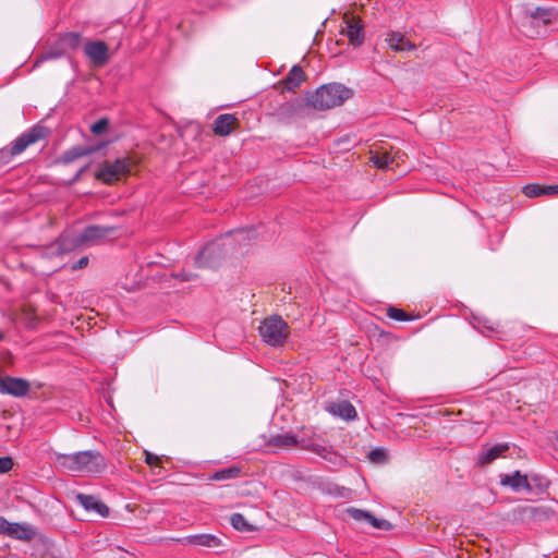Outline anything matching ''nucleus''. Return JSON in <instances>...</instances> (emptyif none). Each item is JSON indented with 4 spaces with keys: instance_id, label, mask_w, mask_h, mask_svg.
<instances>
[{
    "instance_id": "38",
    "label": "nucleus",
    "mask_w": 558,
    "mask_h": 558,
    "mask_svg": "<svg viewBox=\"0 0 558 558\" xmlns=\"http://www.w3.org/2000/svg\"><path fill=\"white\" fill-rule=\"evenodd\" d=\"M145 461L149 465H156L159 462V458L150 452H145Z\"/></svg>"
},
{
    "instance_id": "14",
    "label": "nucleus",
    "mask_w": 558,
    "mask_h": 558,
    "mask_svg": "<svg viewBox=\"0 0 558 558\" xmlns=\"http://www.w3.org/2000/svg\"><path fill=\"white\" fill-rule=\"evenodd\" d=\"M345 27L342 33L347 35L350 44L354 47H359L364 41L363 24L356 16H347L344 19Z\"/></svg>"
},
{
    "instance_id": "30",
    "label": "nucleus",
    "mask_w": 558,
    "mask_h": 558,
    "mask_svg": "<svg viewBox=\"0 0 558 558\" xmlns=\"http://www.w3.org/2000/svg\"><path fill=\"white\" fill-rule=\"evenodd\" d=\"M367 523L377 530L388 531L392 527V525L389 521L384 520V519H377L372 513H371V518L368 519Z\"/></svg>"
},
{
    "instance_id": "8",
    "label": "nucleus",
    "mask_w": 558,
    "mask_h": 558,
    "mask_svg": "<svg viewBox=\"0 0 558 558\" xmlns=\"http://www.w3.org/2000/svg\"><path fill=\"white\" fill-rule=\"evenodd\" d=\"M300 447L304 450H308L319 456L320 458L333 463L338 464L342 458L332 451L331 446L322 441L317 437H302L300 438Z\"/></svg>"
},
{
    "instance_id": "21",
    "label": "nucleus",
    "mask_w": 558,
    "mask_h": 558,
    "mask_svg": "<svg viewBox=\"0 0 558 558\" xmlns=\"http://www.w3.org/2000/svg\"><path fill=\"white\" fill-rule=\"evenodd\" d=\"M388 46L398 52L411 51L415 49V46L410 43L402 34L392 32L387 37Z\"/></svg>"
},
{
    "instance_id": "12",
    "label": "nucleus",
    "mask_w": 558,
    "mask_h": 558,
    "mask_svg": "<svg viewBox=\"0 0 558 558\" xmlns=\"http://www.w3.org/2000/svg\"><path fill=\"white\" fill-rule=\"evenodd\" d=\"M221 257L220 241L207 244L196 256L195 263L198 267H215Z\"/></svg>"
},
{
    "instance_id": "23",
    "label": "nucleus",
    "mask_w": 558,
    "mask_h": 558,
    "mask_svg": "<svg viewBox=\"0 0 558 558\" xmlns=\"http://www.w3.org/2000/svg\"><path fill=\"white\" fill-rule=\"evenodd\" d=\"M271 444L280 448H292L300 446V439L293 434L284 433L275 436L271 439Z\"/></svg>"
},
{
    "instance_id": "43",
    "label": "nucleus",
    "mask_w": 558,
    "mask_h": 558,
    "mask_svg": "<svg viewBox=\"0 0 558 558\" xmlns=\"http://www.w3.org/2000/svg\"><path fill=\"white\" fill-rule=\"evenodd\" d=\"M2 338H3V335H2V332L0 331V340H2Z\"/></svg>"
},
{
    "instance_id": "33",
    "label": "nucleus",
    "mask_w": 558,
    "mask_h": 558,
    "mask_svg": "<svg viewBox=\"0 0 558 558\" xmlns=\"http://www.w3.org/2000/svg\"><path fill=\"white\" fill-rule=\"evenodd\" d=\"M89 153V150L87 149H83V148H73L72 150L68 151L65 154V160L66 161H72L78 157H82V156H85Z\"/></svg>"
},
{
    "instance_id": "32",
    "label": "nucleus",
    "mask_w": 558,
    "mask_h": 558,
    "mask_svg": "<svg viewBox=\"0 0 558 558\" xmlns=\"http://www.w3.org/2000/svg\"><path fill=\"white\" fill-rule=\"evenodd\" d=\"M14 465V461L11 457H1L0 458V474H5L12 470Z\"/></svg>"
},
{
    "instance_id": "26",
    "label": "nucleus",
    "mask_w": 558,
    "mask_h": 558,
    "mask_svg": "<svg viewBox=\"0 0 558 558\" xmlns=\"http://www.w3.org/2000/svg\"><path fill=\"white\" fill-rule=\"evenodd\" d=\"M524 194L527 197H537L541 195H550L547 186H541L537 184H529L523 189Z\"/></svg>"
},
{
    "instance_id": "19",
    "label": "nucleus",
    "mask_w": 558,
    "mask_h": 558,
    "mask_svg": "<svg viewBox=\"0 0 558 558\" xmlns=\"http://www.w3.org/2000/svg\"><path fill=\"white\" fill-rule=\"evenodd\" d=\"M8 536L14 539L28 542L35 536V530L31 524L13 522L11 523Z\"/></svg>"
},
{
    "instance_id": "10",
    "label": "nucleus",
    "mask_w": 558,
    "mask_h": 558,
    "mask_svg": "<svg viewBox=\"0 0 558 558\" xmlns=\"http://www.w3.org/2000/svg\"><path fill=\"white\" fill-rule=\"evenodd\" d=\"M73 498L87 513L101 518H106L109 514L108 507L95 496L77 493Z\"/></svg>"
},
{
    "instance_id": "7",
    "label": "nucleus",
    "mask_w": 558,
    "mask_h": 558,
    "mask_svg": "<svg viewBox=\"0 0 558 558\" xmlns=\"http://www.w3.org/2000/svg\"><path fill=\"white\" fill-rule=\"evenodd\" d=\"M132 161L130 158H119L114 161H106L97 172V178L107 184L120 180L130 172Z\"/></svg>"
},
{
    "instance_id": "24",
    "label": "nucleus",
    "mask_w": 558,
    "mask_h": 558,
    "mask_svg": "<svg viewBox=\"0 0 558 558\" xmlns=\"http://www.w3.org/2000/svg\"><path fill=\"white\" fill-rule=\"evenodd\" d=\"M241 474H242L241 468H239L236 465H232L227 469L215 472L210 476V480L226 481V480H231V478H238L241 476Z\"/></svg>"
},
{
    "instance_id": "31",
    "label": "nucleus",
    "mask_w": 558,
    "mask_h": 558,
    "mask_svg": "<svg viewBox=\"0 0 558 558\" xmlns=\"http://www.w3.org/2000/svg\"><path fill=\"white\" fill-rule=\"evenodd\" d=\"M109 125V121L106 118L99 119L97 122L92 124L90 132L95 135L102 134Z\"/></svg>"
},
{
    "instance_id": "13",
    "label": "nucleus",
    "mask_w": 558,
    "mask_h": 558,
    "mask_svg": "<svg viewBox=\"0 0 558 558\" xmlns=\"http://www.w3.org/2000/svg\"><path fill=\"white\" fill-rule=\"evenodd\" d=\"M84 51L96 66H102L108 62V46L104 41H87Z\"/></svg>"
},
{
    "instance_id": "5",
    "label": "nucleus",
    "mask_w": 558,
    "mask_h": 558,
    "mask_svg": "<svg viewBox=\"0 0 558 558\" xmlns=\"http://www.w3.org/2000/svg\"><path fill=\"white\" fill-rule=\"evenodd\" d=\"M258 330L262 339L272 347L281 344L289 335L288 324L280 316L265 318Z\"/></svg>"
},
{
    "instance_id": "29",
    "label": "nucleus",
    "mask_w": 558,
    "mask_h": 558,
    "mask_svg": "<svg viewBox=\"0 0 558 558\" xmlns=\"http://www.w3.org/2000/svg\"><path fill=\"white\" fill-rule=\"evenodd\" d=\"M347 513L356 522H365L367 523L368 519L371 518V512L366 510H361L357 508H348Z\"/></svg>"
},
{
    "instance_id": "28",
    "label": "nucleus",
    "mask_w": 558,
    "mask_h": 558,
    "mask_svg": "<svg viewBox=\"0 0 558 558\" xmlns=\"http://www.w3.org/2000/svg\"><path fill=\"white\" fill-rule=\"evenodd\" d=\"M81 35L78 33H66L61 37L63 47L74 49L80 45Z\"/></svg>"
},
{
    "instance_id": "40",
    "label": "nucleus",
    "mask_w": 558,
    "mask_h": 558,
    "mask_svg": "<svg viewBox=\"0 0 558 558\" xmlns=\"http://www.w3.org/2000/svg\"><path fill=\"white\" fill-rule=\"evenodd\" d=\"M547 189L550 195L558 194V185H547Z\"/></svg>"
},
{
    "instance_id": "4",
    "label": "nucleus",
    "mask_w": 558,
    "mask_h": 558,
    "mask_svg": "<svg viewBox=\"0 0 558 558\" xmlns=\"http://www.w3.org/2000/svg\"><path fill=\"white\" fill-rule=\"evenodd\" d=\"M557 20L558 13L554 9L537 8L523 15L520 26L529 36L542 35L543 28Z\"/></svg>"
},
{
    "instance_id": "41",
    "label": "nucleus",
    "mask_w": 558,
    "mask_h": 558,
    "mask_svg": "<svg viewBox=\"0 0 558 558\" xmlns=\"http://www.w3.org/2000/svg\"><path fill=\"white\" fill-rule=\"evenodd\" d=\"M183 280H190V277L182 275Z\"/></svg>"
},
{
    "instance_id": "20",
    "label": "nucleus",
    "mask_w": 558,
    "mask_h": 558,
    "mask_svg": "<svg viewBox=\"0 0 558 558\" xmlns=\"http://www.w3.org/2000/svg\"><path fill=\"white\" fill-rule=\"evenodd\" d=\"M328 411L344 420H353L356 416L354 407L348 401L332 402L327 407Z\"/></svg>"
},
{
    "instance_id": "37",
    "label": "nucleus",
    "mask_w": 558,
    "mask_h": 558,
    "mask_svg": "<svg viewBox=\"0 0 558 558\" xmlns=\"http://www.w3.org/2000/svg\"><path fill=\"white\" fill-rule=\"evenodd\" d=\"M254 230L253 229H250V230H238V231H234L233 234L240 240V239H244L245 235L246 238H250L251 235H254Z\"/></svg>"
},
{
    "instance_id": "6",
    "label": "nucleus",
    "mask_w": 558,
    "mask_h": 558,
    "mask_svg": "<svg viewBox=\"0 0 558 558\" xmlns=\"http://www.w3.org/2000/svg\"><path fill=\"white\" fill-rule=\"evenodd\" d=\"M43 137L41 129H32L28 132L20 135L8 148H3L0 150V166L7 163L12 156L20 155L23 153L31 144L36 143Z\"/></svg>"
},
{
    "instance_id": "2",
    "label": "nucleus",
    "mask_w": 558,
    "mask_h": 558,
    "mask_svg": "<svg viewBox=\"0 0 558 558\" xmlns=\"http://www.w3.org/2000/svg\"><path fill=\"white\" fill-rule=\"evenodd\" d=\"M352 96V90L339 83L323 85L310 97V104L318 110L341 106Z\"/></svg>"
},
{
    "instance_id": "36",
    "label": "nucleus",
    "mask_w": 558,
    "mask_h": 558,
    "mask_svg": "<svg viewBox=\"0 0 558 558\" xmlns=\"http://www.w3.org/2000/svg\"><path fill=\"white\" fill-rule=\"evenodd\" d=\"M12 522L0 515V534L8 536Z\"/></svg>"
},
{
    "instance_id": "27",
    "label": "nucleus",
    "mask_w": 558,
    "mask_h": 558,
    "mask_svg": "<svg viewBox=\"0 0 558 558\" xmlns=\"http://www.w3.org/2000/svg\"><path fill=\"white\" fill-rule=\"evenodd\" d=\"M230 522L235 530L239 531H251L252 526L248 524L244 515L241 513H233L230 518Z\"/></svg>"
},
{
    "instance_id": "9",
    "label": "nucleus",
    "mask_w": 558,
    "mask_h": 558,
    "mask_svg": "<svg viewBox=\"0 0 558 558\" xmlns=\"http://www.w3.org/2000/svg\"><path fill=\"white\" fill-rule=\"evenodd\" d=\"M403 155L400 154L399 150H390L380 147L376 150H371V161L381 170L393 169L395 166H399L402 160Z\"/></svg>"
},
{
    "instance_id": "35",
    "label": "nucleus",
    "mask_w": 558,
    "mask_h": 558,
    "mask_svg": "<svg viewBox=\"0 0 558 558\" xmlns=\"http://www.w3.org/2000/svg\"><path fill=\"white\" fill-rule=\"evenodd\" d=\"M368 458H369L371 461L379 463V462H383L385 460L386 454L380 449H374V450H372L369 452Z\"/></svg>"
},
{
    "instance_id": "17",
    "label": "nucleus",
    "mask_w": 558,
    "mask_h": 558,
    "mask_svg": "<svg viewBox=\"0 0 558 558\" xmlns=\"http://www.w3.org/2000/svg\"><path fill=\"white\" fill-rule=\"evenodd\" d=\"M500 484L502 486H509L513 492L531 490L526 475L521 474L519 471L512 474H501Z\"/></svg>"
},
{
    "instance_id": "39",
    "label": "nucleus",
    "mask_w": 558,
    "mask_h": 558,
    "mask_svg": "<svg viewBox=\"0 0 558 558\" xmlns=\"http://www.w3.org/2000/svg\"><path fill=\"white\" fill-rule=\"evenodd\" d=\"M88 264V258L85 256V257H82L81 259L77 260V263L75 265H73V269H81V268H84L86 265Z\"/></svg>"
},
{
    "instance_id": "15",
    "label": "nucleus",
    "mask_w": 558,
    "mask_h": 558,
    "mask_svg": "<svg viewBox=\"0 0 558 558\" xmlns=\"http://www.w3.org/2000/svg\"><path fill=\"white\" fill-rule=\"evenodd\" d=\"M306 76L303 69L300 65H293L289 71L288 75L278 83V87L281 92H294L305 81Z\"/></svg>"
},
{
    "instance_id": "1",
    "label": "nucleus",
    "mask_w": 558,
    "mask_h": 558,
    "mask_svg": "<svg viewBox=\"0 0 558 558\" xmlns=\"http://www.w3.org/2000/svg\"><path fill=\"white\" fill-rule=\"evenodd\" d=\"M52 460L57 468L70 474L97 475L107 469L104 456L95 450L75 453L54 452Z\"/></svg>"
},
{
    "instance_id": "34",
    "label": "nucleus",
    "mask_w": 558,
    "mask_h": 558,
    "mask_svg": "<svg viewBox=\"0 0 558 558\" xmlns=\"http://www.w3.org/2000/svg\"><path fill=\"white\" fill-rule=\"evenodd\" d=\"M387 315L390 318L396 319V320H407L408 319L407 314L402 310H399L396 307H389L387 311Z\"/></svg>"
},
{
    "instance_id": "25",
    "label": "nucleus",
    "mask_w": 558,
    "mask_h": 558,
    "mask_svg": "<svg viewBox=\"0 0 558 558\" xmlns=\"http://www.w3.org/2000/svg\"><path fill=\"white\" fill-rule=\"evenodd\" d=\"M302 107L301 100H293L290 102H286L278 109V116L281 118H292L298 113V110Z\"/></svg>"
},
{
    "instance_id": "3",
    "label": "nucleus",
    "mask_w": 558,
    "mask_h": 558,
    "mask_svg": "<svg viewBox=\"0 0 558 558\" xmlns=\"http://www.w3.org/2000/svg\"><path fill=\"white\" fill-rule=\"evenodd\" d=\"M113 232V227L90 226L78 234L71 243H68L66 236H61L60 240L51 246V250L61 254L72 250V247L76 245H92L98 243L100 240L109 236Z\"/></svg>"
},
{
    "instance_id": "18",
    "label": "nucleus",
    "mask_w": 558,
    "mask_h": 558,
    "mask_svg": "<svg viewBox=\"0 0 558 558\" xmlns=\"http://www.w3.org/2000/svg\"><path fill=\"white\" fill-rule=\"evenodd\" d=\"M509 449L508 444H497L492 447L485 446L477 456V464L487 465L501 457Z\"/></svg>"
},
{
    "instance_id": "11",
    "label": "nucleus",
    "mask_w": 558,
    "mask_h": 558,
    "mask_svg": "<svg viewBox=\"0 0 558 558\" xmlns=\"http://www.w3.org/2000/svg\"><path fill=\"white\" fill-rule=\"evenodd\" d=\"M29 390V383L23 378L0 377V392L13 397H24Z\"/></svg>"
},
{
    "instance_id": "42",
    "label": "nucleus",
    "mask_w": 558,
    "mask_h": 558,
    "mask_svg": "<svg viewBox=\"0 0 558 558\" xmlns=\"http://www.w3.org/2000/svg\"><path fill=\"white\" fill-rule=\"evenodd\" d=\"M555 440H556V445L558 446V435H556Z\"/></svg>"
},
{
    "instance_id": "16",
    "label": "nucleus",
    "mask_w": 558,
    "mask_h": 558,
    "mask_svg": "<svg viewBox=\"0 0 558 558\" xmlns=\"http://www.w3.org/2000/svg\"><path fill=\"white\" fill-rule=\"evenodd\" d=\"M186 543L194 546L206 547V548H221L226 547L225 541L214 534H195L190 535L185 538Z\"/></svg>"
},
{
    "instance_id": "22",
    "label": "nucleus",
    "mask_w": 558,
    "mask_h": 558,
    "mask_svg": "<svg viewBox=\"0 0 558 558\" xmlns=\"http://www.w3.org/2000/svg\"><path fill=\"white\" fill-rule=\"evenodd\" d=\"M236 119L232 114H220L214 123V132L219 136H227L233 130Z\"/></svg>"
}]
</instances>
